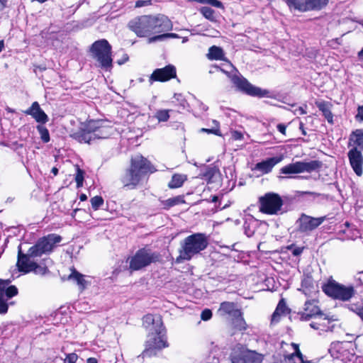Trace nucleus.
Returning a JSON list of instances; mask_svg holds the SVG:
<instances>
[{"label": "nucleus", "instance_id": "f8f14e48", "mask_svg": "<svg viewBox=\"0 0 363 363\" xmlns=\"http://www.w3.org/2000/svg\"><path fill=\"white\" fill-rule=\"evenodd\" d=\"M349 145L350 150L348 152L349 159H362V150H363V131L356 130L350 138Z\"/></svg>", "mask_w": 363, "mask_h": 363}, {"label": "nucleus", "instance_id": "dca6fc26", "mask_svg": "<svg viewBox=\"0 0 363 363\" xmlns=\"http://www.w3.org/2000/svg\"><path fill=\"white\" fill-rule=\"evenodd\" d=\"M176 77V68L169 65L163 68L156 69L149 77V82L152 84L154 82H167Z\"/></svg>", "mask_w": 363, "mask_h": 363}, {"label": "nucleus", "instance_id": "e2e57ef3", "mask_svg": "<svg viewBox=\"0 0 363 363\" xmlns=\"http://www.w3.org/2000/svg\"><path fill=\"white\" fill-rule=\"evenodd\" d=\"M51 172L56 176L58 173V169L57 167H53L51 170Z\"/></svg>", "mask_w": 363, "mask_h": 363}, {"label": "nucleus", "instance_id": "20e7f679", "mask_svg": "<svg viewBox=\"0 0 363 363\" xmlns=\"http://www.w3.org/2000/svg\"><path fill=\"white\" fill-rule=\"evenodd\" d=\"M149 160H131L130 165L121 177L124 187L135 189L148 174L155 172Z\"/></svg>", "mask_w": 363, "mask_h": 363}, {"label": "nucleus", "instance_id": "2eb2a0df", "mask_svg": "<svg viewBox=\"0 0 363 363\" xmlns=\"http://www.w3.org/2000/svg\"><path fill=\"white\" fill-rule=\"evenodd\" d=\"M299 319L302 321H308L317 316H323L320 308L318 306V301L315 299L305 302L303 311L298 313Z\"/></svg>", "mask_w": 363, "mask_h": 363}, {"label": "nucleus", "instance_id": "774afa93", "mask_svg": "<svg viewBox=\"0 0 363 363\" xmlns=\"http://www.w3.org/2000/svg\"><path fill=\"white\" fill-rule=\"evenodd\" d=\"M359 57L363 60V49L359 52Z\"/></svg>", "mask_w": 363, "mask_h": 363}, {"label": "nucleus", "instance_id": "79ce46f5", "mask_svg": "<svg viewBox=\"0 0 363 363\" xmlns=\"http://www.w3.org/2000/svg\"><path fill=\"white\" fill-rule=\"evenodd\" d=\"M90 202L92 208L96 211L104 204V199L100 196H96L91 199Z\"/></svg>", "mask_w": 363, "mask_h": 363}, {"label": "nucleus", "instance_id": "c756f323", "mask_svg": "<svg viewBox=\"0 0 363 363\" xmlns=\"http://www.w3.org/2000/svg\"><path fill=\"white\" fill-rule=\"evenodd\" d=\"M187 179V176L183 174H174L171 181L168 184L170 189H176L181 187L184 182Z\"/></svg>", "mask_w": 363, "mask_h": 363}, {"label": "nucleus", "instance_id": "0eeeda50", "mask_svg": "<svg viewBox=\"0 0 363 363\" xmlns=\"http://www.w3.org/2000/svg\"><path fill=\"white\" fill-rule=\"evenodd\" d=\"M322 289L328 296L343 301H348L354 294L352 286H345L335 280H329L328 283L323 285Z\"/></svg>", "mask_w": 363, "mask_h": 363}, {"label": "nucleus", "instance_id": "13d9d810", "mask_svg": "<svg viewBox=\"0 0 363 363\" xmlns=\"http://www.w3.org/2000/svg\"><path fill=\"white\" fill-rule=\"evenodd\" d=\"M299 128L300 130H301L302 132V134L306 135V131L304 129V127H303V123L302 122L300 123V125H299Z\"/></svg>", "mask_w": 363, "mask_h": 363}, {"label": "nucleus", "instance_id": "4be33fe9", "mask_svg": "<svg viewBox=\"0 0 363 363\" xmlns=\"http://www.w3.org/2000/svg\"><path fill=\"white\" fill-rule=\"evenodd\" d=\"M281 160H262L252 167V170L259 173V175L267 174L274 167V166Z\"/></svg>", "mask_w": 363, "mask_h": 363}, {"label": "nucleus", "instance_id": "1a4fd4ad", "mask_svg": "<svg viewBox=\"0 0 363 363\" xmlns=\"http://www.w3.org/2000/svg\"><path fill=\"white\" fill-rule=\"evenodd\" d=\"M216 68L226 74L231 79L232 82L238 89L245 92L248 95L258 97L268 96L269 93V91L262 89L259 87L252 85L243 77H240L236 75L230 76L229 72L225 70L224 69L220 68L218 67H216Z\"/></svg>", "mask_w": 363, "mask_h": 363}, {"label": "nucleus", "instance_id": "603ef678", "mask_svg": "<svg viewBox=\"0 0 363 363\" xmlns=\"http://www.w3.org/2000/svg\"><path fill=\"white\" fill-rule=\"evenodd\" d=\"M357 120L363 121V106L358 108V113L356 116Z\"/></svg>", "mask_w": 363, "mask_h": 363}, {"label": "nucleus", "instance_id": "72a5a7b5", "mask_svg": "<svg viewBox=\"0 0 363 363\" xmlns=\"http://www.w3.org/2000/svg\"><path fill=\"white\" fill-rule=\"evenodd\" d=\"M179 38V36L176 33H169L160 34V35H154L152 37H150L148 38V43H152L156 41L164 40L167 38Z\"/></svg>", "mask_w": 363, "mask_h": 363}, {"label": "nucleus", "instance_id": "a18cd8bd", "mask_svg": "<svg viewBox=\"0 0 363 363\" xmlns=\"http://www.w3.org/2000/svg\"><path fill=\"white\" fill-rule=\"evenodd\" d=\"M31 272H33L36 274L44 275L48 272V269L46 267L39 265L35 262Z\"/></svg>", "mask_w": 363, "mask_h": 363}, {"label": "nucleus", "instance_id": "c03bdc74", "mask_svg": "<svg viewBox=\"0 0 363 363\" xmlns=\"http://www.w3.org/2000/svg\"><path fill=\"white\" fill-rule=\"evenodd\" d=\"M197 2H199L201 4H210L214 7L219 8V9H224V6L221 1L218 0H195Z\"/></svg>", "mask_w": 363, "mask_h": 363}, {"label": "nucleus", "instance_id": "aec40b11", "mask_svg": "<svg viewBox=\"0 0 363 363\" xmlns=\"http://www.w3.org/2000/svg\"><path fill=\"white\" fill-rule=\"evenodd\" d=\"M218 176L219 170L216 167L204 165L201 167L198 177L208 182H214Z\"/></svg>", "mask_w": 363, "mask_h": 363}, {"label": "nucleus", "instance_id": "49530a36", "mask_svg": "<svg viewBox=\"0 0 363 363\" xmlns=\"http://www.w3.org/2000/svg\"><path fill=\"white\" fill-rule=\"evenodd\" d=\"M78 356L75 353H70L67 354L65 359V363H76Z\"/></svg>", "mask_w": 363, "mask_h": 363}, {"label": "nucleus", "instance_id": "f257e3e1", "mask_svg": "<svg viewBox=\"0 0 363 363\" xmlns=\"http://www.w3.org/2000/svg\"><path fill=\"white\" fill-rule=\"evenodd\" d=\"M128 26L140 38L156 35V34L171 30L173 27L171 21L162 14L135 17L129 21Z\"/></svg>", "mask_w": 363, "mask_h": 363}, {"label": "nucleus", "instance_id": "a878e982", "mask_svg": "<svg viewBox=\"0 0 363 363\" xmlns=\"http://www.w3.org/2000/svg\"><path fill=\"white\" fill-rule=\"evenodd\" d=\"M286 4L291 9L301 12L308 11L307 0H286Z\"/></svg>", "mask_w": 363, "mask_h": 363}, {"label": "nucleus", "instance_id": "338daca9", "mask_svg": "<svg viewBox=\"0 0 363 363\" xmlns=\"http://www.w3.org/2000/svg\"><path fill=\"white\" fill-rule=\"evenodd\" d=\"M4 47V41L3 40H0V52L3 50Z\"/></svg>", "mask_w": 363, "mask_h": 363}, {"label": "nucleus", "instance_id": "9d476101", "mask_svg": "<svg viewBox=\"0 0 363 363\" xmlns=\"http://www.w3.org/2000/svg\"><path fill=\"white\" fill-rule=\"evenodd\" d=\"M259 211L269 215L277 214L281 211L283 200L275 193H267L259 198Z\"/></svg>", "mask_w": 363, "mask_h": 363}, {"label": "nucleus", "instance_id": "6e6d98bb", "mask_svg": "<svg viewBox=\"0 0 363 363\" xmlns=\"http://www.w3.org/2000/svg\"><path fill=\"white\" fill-rule=\"evenodd\" d=\"M294 113L303 115L306 113V111L304 110L303 107H298L294 110Z\"/></svg>", "mask_w": 363, "mask_h": 363}, {"label": "nucleus", "instance_id": "5fc2aeb1", "mask_svg": "<svg viewBox=\"0 0 363 363\" xmlns=\"http://www.w3.org/2000/svg\"><path fill=\"white\" fill-rule=\"evenodd\" d=\"M303 247H295L292 250L293 255H294V256L300 255L303 252Z\"/></svg>", "mask_w": 363, "mask_h": 363}, {"label": "nucleus", "instance_id": "3c124183", "mask_svg": "<svg viewBox=\"0 0 363 363\" xmlns=\"http://www.w3.org/2000/svg\"><path fill=\"white\" fill-rule=\"evenodd\" d=\"M150 4H151V1L150 0H146V1L139 0V1H136L135 7L140 8V7L146 6H148V5H150Z\"/></svg>", "mask_w": 363, "mask_h": 363}, {"label": "nucleus", "instance_id": "0e129e2a", "mask_svg": "<svg viewBox=\"0 0 363 363\" xmlns=\"http://www.w3.org/2000/svg\"><path fill=\"white\" fill-rule=\"evenodd\" d=\"M359 274V280L360 281V282L363 285V272H360Z\"/></svg>", "mask_w": 363, "mask_h": 363}, {"label": "nucleus", "instance_id": "f3484780", "mask_svg": "<svg viewBox=\"0 0 363 363\" xmlns=\"http://www.w3.org/2000/svg\"><path fill=\"white\" fill-rule=\"evenodd\" d=\"M165 333L164 328L155 329V335L150 336L148 340H147L149 342V345H152L159 350L169 347Z\"/></svg>", "mask_w": 363, "mask_h": 363}, {"label": "nucleus", "instance_id": "39448f33", "mask_svg": "<svg viewBox=\"0 0 363 363\" xmlns=\"http://www.w3.org/2000/svg\"><path fill=\"white\" fill-rule=\"evenodd\" d=\"M208 245V238L203 233H194L187 236L182 242L179 250V255L176 262L181 263L184 260H190L195 255L204 250Z\"/></svg>", "mask_w": 363, "mask_h": 363}, {"label": "nucleus", "instance_id": "393cba45", "mask_svg": "<svg viewBox=\"0 0 363 363\" xmlns=\"http://www.w3.org/2000/svg\"><path fill=\"white\" fill-rule=\"evenodd\" d=\"M292 346L294 348V352L286 357L291 363H311L310 361L303 360V354L299 350L298 345L292 343Z\"/></svg>", "mask_w": 363, "mask_h": 363}, {"label": "nucleus", "instance_id": "ea45409f", "mask_svg": "<svg viewBox=\"0 0 363 363\" xmlns=\"http://www.w3.org/2000/svg\"><path fill=\"white\" fill-rule=\"evenodd\" d=\"M213 123L215 125V127H213L212 128H201V132H205L208 133H213L216 135H221L220 131L219 130V123L217 121L213 120Z\"/></svg>", "mask_w": 363, "mask_h": 363}, {"label": "nucleus", "instance_id": "8fccbe9b", "mask_svg": "<svg viewBox=\"0 0 363 363\" xmlns=\"http://www.w3.org/2000/svg\"><path fill=\"white\" fill-rule=\"evenodd\" d=\"M231 138L234 140H241L243 138V135L240 132L233 130V131H231Z\"/></svg>", "mask_w": 363, "mask_h": 363}, {"label": "nucleus", "instance_id": "c85d7f7f", "mask_svg": "<svg viewBox=\"0 0 363 363\" xmlns=\"http://www.w3.org/2000/svg\"><path fill=\"white\" fill-rule=\"evenodd\" d=\"M68 279L75 281L81 289H84L87 284V281L84 278V275L74 269H72V273L68 276Z\"/></svg>", "mask_w": 363, "mask_h": 363}, {"label": "nucleus", "instance_id": "c9c22d12", "mask_svg": "<svg viewBox=\"0 0 363 363\" xmlns=\"http://www.w3.org/2000/svg\"><path fill=\"white\" fill-rule=\"evenodd\" d=\"M200 12L206 18L210 20L211 21H216L214 11L212 9L207 6H203L201 8Z\"/></svg>", "mask_w": 363, "mask_h": 363}, {"label": "nucleus", "instance_id": "052dcab7", "mask_svg": "<svg viewBox=\"0 0 363 363\" xmlns=\"http://www.w3.org/2000/svg\"><path fill=\"white\" fill-rule=\"evenodd\" d=\"M128 60V57L126 55H124V57H123V59H122V60H119V61L118 62V63L119 65H122V64H123L124 62H125Z\"/></svg>", "mask_w": 363, "mask_h": 363}, {"label": "nucleus", "instance_id": "423d86ee", "mask_svg": "<svg viewBox=\"0 0 363 363\" xmlns=\"http://www.w3.org/2000/svg\"><path fill=\"white\" fill-rule=\"evenodd\" d=\"M91 56L102 68H109L112 66L111 46L108 42L102 39L94 43L91 47Z\"/></svg>", "mask_w": 363, "mask_h": 363}, {"label": "nucleus", "instance_id": "5701e85b", "mask_svg": "<svg viewBox=\"0 0 363 363\" xmlns=\"http://www.w3.org/2000/svg\"><path fill=\"white\" fill-rule=\"evenodd\" d=\"M219 311L222 314H228L232 317L240 316L241 311L236 308V306L233 302H223L220 304Z\"/></svg>", "mask_w": 363, "mask_h": 363}, {"label": "nucleus", "instance_id": "4468645a", "mask_svg": "<svg viewBox=\"0 0 363 363\" xmlns=\"http://www.w3.org/2000/svg\"><path fill=\"white\" fill-rule=\"evenodd\" d=\"M318 167L316 160L311 162H297L295 163L289 164L281 169V173L284 174H298L301 172H310L315 169Z\"/></svg>", "mask_w": 363, "mask_h": 363}, {"label": "nucleus", "instance_id": "7c9ffc66", "mask_svg": "<svg viewBox=\"0 0 363 363\" xmlns=\"http://www.w3.org/2000/svg\"><path fill=\"white\" fill-rule=\"evenodd\" d=\"M316 105L319 110L322 111L328 122L330 123H333V116L331 113L329 105L325 102H319L317 103Z\"/></svg>", "mask_w": 363, "mask_h": 363}, {"label": "nucleus", "instance_id": "4d7b16f0", "mask_svg": "<svg viewBox=\"0 0 363 363\" xmlns=\"http://www.w3.org/2000/svg\"><path fill=\"white\" fill-rule=\"evenodd\" d=\"M7 0H0V11L6 7Z\"/></svg>", "mask_w": 363, "mask_h": 363}, {"label": "nucleus", "instance_id": "58836bf2", "mask_svg": "<svg viewBox=\"0 0 363 363\" xmlns=\"http://www.w3.org/2000/svg\"><path fill=\"white\" fill-rule=\"evenodd\" d=\"M41 139L43 142L48 143L50 140V135L48 130L43 125H39L37 126Z\"/></svg>", "mask_w": 363, "mask_h": 363}, {"label": "nucleus", "instance_id": "ddd939ff", "mask_svg": "<svg viewBox=\"0 0 363 363\" xmlns=\"http://www.w3.org/2000/svg\"><path fill=\"white\" fill-rule=\"evenodd\" d=\"M18 294V289L15 286H9L7 281H0V314L8 311V300Z\"/></svg>", "mask_w": 363, "mask_h": 363}, {"label": "nucleus", "instance_id": "6ab92c4d", "mask_svg": "<svg viewBox=\"0 0 363 363\" xmlns=\"http://www.w3.org/2000/svg\"><path fill=\"white\" fill-rule=\"evenodd\" d=\"M262 357L254 352H247L232 358V363H261Z\"/></svg>", "mask_w": 363, "mask_h": 363}, {"label": "nucleus", "instance_id": "bb28decb", "mask_svg": "<svg viewBox=\"0 0 363 363\" xmlns=\"http://www.w3.org/2000/svg\"><path fill=\"white\" fill-rule=\"evenodd\" d=\"M207 57L211 60H225L223 49L216 45L208 49Z\"/></svg>", "mask_w": 363, "mask_h": 363}, {"label": "nucleus", "instance_id": "412c9836", "mask_svg": "<svg viewBox=\"0 0 363 363\" xmlns=\"http://www.w3.org/2000/svg\"><path fill=\"white\" fill-rule=\"evenodd\" d=\"M143 325L146 328H150L152 326V330H153V331H155V329H160L164 328L162 319L159 315L147 314L143 317Z\"/></svg>", "mask_w": 363, "mask_h": 363}, {"label": "nucleus", "instance_id": "b1692460", "mask_svg": "<svg viewBox=\"0 0 363 363\" xmlns=\"http://www.w3.org/2000/svg\"><path fill=\"white\" fill-rule=\"evenodd\" d=\"M318 321L312 322L310 323V326L314 330H320V331H328L330 330V320L328 316L324 315V318H322V316H318Z\"/></svg>", "mask_w": 363, "mask_h": 363}, {"label": "nucleus", "instance_id": "bf43d9fd", "mask_svg": "<svg viewBox=\"0 0 363 363\" xmlns=\"http://www.w3.org/2000/svg\"><path fill=\"white\" fill-rule=\"evenodd\" d=\"M87 363H98L97 359L94 357H90L87 359Z\"/></svg>", "mask_w": 363, "mask_h": 363}, {"label": "nucleus", "instance_id": "09e8293b", "mask_svg": "<svg viewBox=\"0 0 363 363\" xmlns=\"http://www.w3.org/2000/svg\"><path fill=\"white\" fill-rule=\"evenodd\" d=\"M363 308V305H357V304H350L348 306V308L355 313L357 315H359V311H362V308Z\"/></svg>", "mask_w": 363, "mask_h": 363}, {"label": "nucleus", "instance_id": "7ed1b4c3", "mask_svg": "<svg viewBox=\"0 0 363 363\" xmlns=\"http://www.w3.org/2000/svg\"><path fill=\"white\" fill-rule=\"evenodd\" d=\"M111 133L112 127L107 122L91 120L82 123L72 136L79 143H91L96 139L107 138Z\"/></svg>", "mask_w": 363, "mask_h": 363}, {"label": "nucleus", "instance_id": "de8ad7c7", "mask_svg": "<svg viewBox=\"0 0 363 363\" xmlns=\"http://www.w3.org/2000/svg\"><path fill=\"white\" fill-rule=\"evenodd\" d=\"M212 317V312L210 309H205L201 312V318L203 320H208Z\"/></svg>", "mask_w": 363, "mask_h": 363}, {"label": "nucleus", "instance_id": "a211bd4d", "mask_svg": "<svg viewBox=\"0 0 363 363\" xmlns=\"http://www.w3.org/2000/svg\"><path fill=\"white\" fill-rule=\"evenodd\" d=\"M26 115L31 116L38 123H45L48 121V117L41 109L39 104L35 101L31 106L24 111Z\"/></svg>", "mask_w": 363, "mask_h": 363}, {"label": "nucleus", "instance_id": "f704fd0d", "mask_svg": "<svg viewBox=\"0 0 363 363\" xmlns=\"http://www.w3.org/2000/svg\"><path fill=\"white\" fill-rule=\"evenodd\" d=\"M353 170L357 176H362L363 173V160H350Z\"/></svg>", "mask_w": 363, "mask_h": 363}, {"label": "nucleus", "instance_id": "e433bc0d", "mask_svg": "<svg viewBox=\"0 0 363 363\" xmlns=\"http://www.w3.org/2000/svg\"><path fill=\"white\" fill-rule=\"evenodd\" d=\"M77 167V172L75 174V182L77 183V187L80 188L83 186L84 171L81 169L78 165Z\"/></svg>", "mask_w": 363, "mask_h": 363}, {"label": "nucleus", "instance_id": "6e6552de", "mask_svg": "<svg viewBox=\"0 0 363 363\" xmlns=\"http://www.w3.org/2000/svg\"><path fill=\"white\" fill-rule=\"evenodd\" d=\"M161 255L158 252H152L145 248L138 250L130 259V268L132 270H140L152 263L159 262Z\"/></svg>", "mask_w": 363, "mask_h": 363}, {"label": "nucleus", "instance_id": "a19ab883", "mask_svg": "<svg viewBox=\"0 0 363 363\" xmlns=\"http://www.w3.org/2000/svg\"><path fill=\"white\" fill-rule=\"evenodd\" d=\"M169 110H159L155 113V117L160 122L167 121L169 118Z\"/></svg>", "mask_w": 363, "mask_h": 363}, {"label": "nucleus", "instance_id": "864d4df0", "mask_svg": "<svg viewBox=\"0 0 363 363\" xmlns=\"http://www.w3.org/2000/svg\"><path fill=\"white\" fill-rule=\"evenodd\" d=\"M277 130L283 135H286V126L284 124L279 123L277 126Z\"/></svg>", "mask_w": 363, "mask_h": 363}, {"label": "nucleus", "instance_id": "cd10ccee", "mask_svg": "<svg viewBox=\"0 0 363 363\" xmlns=\"http://www.w3.org/2000/svg\"><path fill=\"white\" fill-rule=\"evenodd\" d=\"M287 310H288V308L286 306L285 301L283 299L279 301L275 311L273 313V314L272 315V323L279 322L281 315L285 314L286 313Z\"/></svg>", "mask_w": 363, "mask_h": 363}, {"label": "nucleus", "instance_id": "680f3d73", "mask_svg": "<svg viewBox=\"0 0 363 363\" xmlns=\"http://www.w3.org/2000/svg\"><path fill=\"white\" fill-rule=\"evenodd\" d=\"M79 199L82 201H86L87 199V196L84 194H82L79 196Z\"/></svg>", "mask_w": 363, "mask_h": 363}, {"label": "nucleus", "instance_id": "9b49d317", "mask_svg": "<svg viewBox=\"0 0 363 363\" xmlns=\"http://www.w3.org/2000/svg\"><path fill=\"white\" fill-rule=\"evenodd\" d=\"M325 219V216L314 218L302 213L296 220L297 230L302 233L308 234L320 225Z\"/></svg>", "mask_w": 363, "mask_h": 363}, {"label": "nucleus", "instance_id": "f03ea898", "mask_svg": "<svg viewBox=\"0 0 363 363\" xmlns=\"http://www.w3.org/2000/svg\"><path fill=\"white\" fill-rule=\"evenodd\" d=\"M62 238L60 235L50 234L39 239L35 245L30 247L26 254L22 252L19 246L16 263L18 271L25 274L30 272L35 263L34 258L50 252L55 245L60 242Z\"/></svg>", "mask_w": 363, "mask_h": 363}, {"label": "nucleus", "instance_id": "473e14b6", "mask_svg": "<svg viewBox=\"0 0 363 363\" xmlns=\"http://www.w3.org/2000/svg\"><path fill=\"white\" fill-rule=\"evenodd\" d=\"M158 351L160 350H157V348L152 345H149V342L147 341L145 344V349L143 350L141 354L138 356V357H141L142 359H145L146 357H152L156 356Z\"/></svg>", "mask_w": 363, "mask_h": 363}, {"label": "nucleus", "instance_id": "69168bd1", "mask_svg": "<svg viewBox=\"0 0 363 363\" xmlns=\"http://www.w3.org/2000/svg\"><path fill=\"white\" fill-rule=\"evenodd\" d=\"M218 197L217 196H212V199H211L212 202L216 203L218 201Z\"/></svg>", "mask_w": 363, "mask_h": 363}, {"label": "nucleus", "instance_id": "4c0bfd02", "mask_svg": "<svg viewBox=\"0 0 363 363\" xmlns=\"http://www.w3.org/2000/svg\"><path fill=\"white\" fill-rule=\"evenodd\" d=\"M184 203V200L182 196H176L173 198H170L164 201V205L167 208L172 207L174 206L178 205L179 203Z\"/></svg>", "mask_w": 363, "mask_h": 363}, {"label": "nucleus", "instance_id": "37998d69", "mask_svg": "<svg viewBox=\"0 0 363 363\" xmlns=\"http://www.w3.org/2000/svg\"><path fill=\"white\" fill-rule=\"evenodd\" d=\"M234 318L235 320L233 323L237 329H238L239 330H242L246 328V323L243 318L242 317V314L240 315V316L234 317Z\"/></svg>", "mask_w": 363, "mask_h": 363}, {"label": "nucleus", "instance_id": "2f4dec72", "mask_svg": "<svg viewBox=\"0 0 363 363\" xmlns=\"http://www.w3.org/2000/svg\"><path fill=\"white\" fill-rule=\"evenodd\" d=\"M328 0H307L308 11L320 10L327 6Z\"/></svg>", "mask_w": 363, "mask_h": 363}]
</instances>
